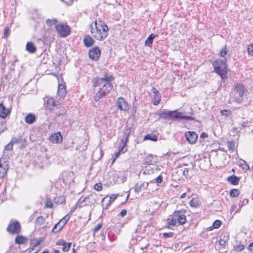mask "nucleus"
<instances>
[{
    "label": "nucleus",
    "mask_w": 253,
    "mask_h": 253,
    "mask_svg": "<svg viewBox=\"0 0 253 253\" xmlns=\"http://www.w3.org/2000/svg\"><path fill=\"white\" fill-rule=\"evenodd\" d=\"M108 30L107 25L101 21L98 23L95 20L94 24L90 25V33L97 40L103 41L106 39L108 35Z\"/></svg>",
    "instance_id": "1"
},
{
    "label": "nucleus",
    "mask_w": 253,
    "mask_h": 253,
    "mask_svg": "<svg viewBox=\"0 0 253 253\" xmlns=\"http://www.w3.org/2000/svg\"><path fill=\"white\" fill-rule=\"evenodd\" d=\"M190 116L184 115L182 113L178 112L177 110L174 111H162L159 113V116L164 119L169 118L172 120L174 119H182L187 120L188 121H195V118L192 116L193 115L192 112L189 113Z\"/></svg>",
    "instance_id": "2"
},
{
    "label": "nucleus",
    "mask_w": 253,
    "mask_h": 253,
    "mask_svg": "<svg viewBox=\"0 0 253 253\" xmlns=\"http://www.w3.org/2000/svg\"><path fill=\"white\" fill-rule=\"evenodd\" d=\"M214 71L219 75L221 79L224 81L227 78V65L225 61L216 60L213 62Z\"/></svg>",
    "instance_id": "3"
},
{
    "label": "nucleus",
    "mask_w": 253,
    "mask_h": 253,
    "mask_svg": "<svg viewBox=\"0 0 253 253\" xmlns=\"http://www.w3.org/2000/svg\"><path fill=\"white\" fill-rule=\"evenodd\" d=\"M102 84V87L99 88V90L94 96V99L96 102L98 101L101 98L105 97L113 88L112 83H105Z\"/></svg>",
    "instance_id": "4"
},
{
    "label": "nucleus",
    "mask_w": 253,
    "mask_h": 253,
    "mask_svg": "<svg viewBox=\"0 0 253 253\" xmlns=\"http://www.w3.org/2000/svg\"><path fill=\"white\" fill-rule=\"evenodd\" d=\"M234 90L235 92L234 93L235 101L239 104H241L245 93L244 86L241 84H237L234 86Z\"/></svg>",
    "instance_id": "5"
},
{
    "label": "nucleus",
    "mask_w": 253,
    "mask_h": 253,
    "mask_svg": "<svg viewBox=\"0 0 253 253\" xmlns=\"http://www.w3.org/2000/svg\"><path fill=\"white\" fill-rule=\"evenodd\" d=\"M115 79L112 75H109L107 72H105L101 78H96L93 79V86L94 87L101 85L105 83H111Z\"/></svg>",
    "instance_id": "6"
},
{
    "label": "nucleus",
    "mask_w": 253,
    "mask_h": 253,
    "mask_svg": "<svg viewBox=\"0 0 253 253\" xmlns=\"http://www.w3.org/2000/svg\"><path fill=\"white\" fill-rule=\"evenodd\" d=\"M6 230L11 234H19L21 231V225L17 220L11 221L7 227Z\"/></svg>",
    "instance_id": "7"
},
{
    "label": "nucleus",
    "mask_w": 253,
    "mask_h": 253,
    "mask_svg": "<svg viewBox=\"0 0 253 253\" xmlns=\"http://www.w3.org/2000/svg\"><path fill=\"white\" fill-rule=\"evenodd\" d=\"M56 31L61 37H66L70 34V30L67 25L59 24L56 26Z\"/></svg>",
    "instance_id": "8"
},
{
    "label": "nucleus",
    "mask_w": 253,
    "mask_h": 253,
    "mask_svg": "<svg viewBox=\"0 0 253 253\" xmlns=\"http://www.w3.org/2000/svg\"><path fill=\"white\" fill-rule=\"evenodd\" d=\"M70 215L68 214L66 215L62 219H61L57 223H56L53 228L52 229V232L53 233H56L58 231H60L62 228L65 226L67 221L70 219Z\"/></svg>",
    "instance_id": "9"
},
{
    "label": "nucleus",
    "mask_w": 253,
    "mask_h": 253,
    "mask_svg": "<svg viewBox=\"0 0 253 253\" xmlns=\"http://www.w3.org/2000/svg\"><path fill=\"white\" fill-rule=\"evenodd\" d=\"M89 57L95 61H98L101 55V50L99 47L95 46L89 50Z\"/></svg>",
    "instance_id": "10"
},
{
    "label": "nucleus",
    "mask_w": 253,
    "mask_h": 253,
    "mask_svg": "<svg viewBox=\"0 0 253 253\" xmlns=\"http://www.w3.org/2000/svg\"><path fill=\"white\" fill-rule=\"evenodd\" d=\"M185 211L179 210L173 212V216L176 218L177 221L180 225H183L186 221V217L184 213Z\"/></svg>",
    "instance_id": "11"
},
{
    "label": "nucleus",
    "mask_w": 253,
    "mask_h": 253,
    "mask_svg": "<svg viewBox=\"0 0 253 253\" xmlns=\"http://www.w3.org/2000/svg\"><path fill=\"white\" fill-rule=\"evenodd\" d=\"M11 140H12V143H14V144H20V148H24L28 145L26 139L23 138L20 134L18 136L12 137Z\"/></svg>",
    "instance_id": "12"
},
{
    "label": "nucleus",
    "mask_w": 253,
    "mask_h": 253,
    "mask_svg": "<svg viewBox=\"0 0 253 253\" xmlns=\"http://www.w3.org/2000/svg\"><path fill=\"white\" fill-rule=\"evenodd\" d=\"M131 127L128 126H126L124 128L123 135L121 139V144L123 145V146L125 147L128 142V139L131 133Z\"/></svg>",
    "instance_id": "13"
},
{
    "label": "nucleus",
    "mask_w": 253,
    "mask_h": 253,
    "mask_svg": "<svg viewBox=\"0 0 253 253\" xmlns=\"http://www.w3.org/2000/svg\"><path fill=\"white\" fill-rule=\"evenodd\" d=\"M118 194H112L109 200L106 201L107 197H104L101 201V205L103 210L107 209L111 204V202L115 200L118 197Z\"/></svg>",
    "instance_id": "14"
},
{
    "label": "nucleus",
    "mask_w": 253,
    "mask_h": 253,
    "mask_svg": "<svg viewBox=\"0 0 253 253\" xmlns=\"http://www.w3.org/2000/svg\"><path fill=\"white\" fill-rule=\"evenodd\" d=\"M185 136L187 141L190 144H194L197 138L198 135L196 132L194 131H187L185 133Z\"/></svg>",
    "instance_id": "15"
},
{
    "label": "nucleus",
    "mask_w": 253,
    "mask_h": 253,
    "mask_svg": "<svg viewBox=\"0 0 253 253\" xmlns=\"http://www.w3.org/2000/svg\"><path fill=\"white\" fill-rule=\"evenodd\" d=\"M99 200L98 195L95 192L91 193L88 196L84 198V201H87L88 205H92L95 204Z\"/></svg>",
    "instance_id": "16"
},
{
    "label": "nucleus",
    "mask_w": 253,
    "mask_h": 253,
    "mask_svg": "<svg viewBox=\"0 0 253 253\" xmlns=\"http://www.w3.org/2000/svg\"><path fill=\"white\" fill-rule=\"evenodd\" d=\"M157 162V159L156 155L149 154L146 156L143 161V165H154Z\"/></svg>",
    "instance_id": "17"
},
{
    "label": "nucleus",
    "mask_w": 253,
    "mask_h": 253,
    "mask_svg": "<svg viewBox=\"0 0 253 253\" xmlns=\"http://www.w3.org/2000/svg\"><path fill=\"white\" fill-rule=\"evenodd\" d=\"M11 113V109L6 108L3 105L2 102L0 103V117L2 119H5L8 115H9Z\"/></svg>",
    "instance_id": "18"
},
{
    "label": "nucleus",
    "mask_w": 253,
    "mask_h": 253,
    "mask_svg": "<svg viewBox=\"0 0 253 253\" xmlns=\"http://www.w3.org/2000/svg\"><path fill=\"white\" fill-rule=\"evenodd\" d=\"M66 88L65 84H59L57 91V96L59 99L64 98L66 95Z\"/></svg>",
    "instance_id": "19"
},
{
    "label": "nucleus",
    "mask_w": 253,
    "mask_h": 253,
    "mask_svg": "<svg viewBox=\"0 0 253 253\" xmlns=\"http://www.w3.org/2000/svg\"><path fill=\"white\" fill-rule=\"evenodd\" d=\"M56 245L63 246L62 250L63 252L69 251L71 247L72 243H67L65 240L61 239L56 242Z\"/></svg>",
    "instance_id": "20"
},
{
    "label": "nucleus",
    "mask_w": 253,
    "mask_h": 253,
    "mask_svg": "<svg viewBox=\"0 0 253 253\" xmlns=\"http://www.w3.org/2000/svg\"><path fill=\"white\" fill-rule=\"evenodd\" d=\"M116 105L118 109L120 110H126L127 109L126 103L123 97H120L118 98Z\"/></svg>",
    "instance_id": "21"
},
{
    "label": "nucleus",
    "mask_w": 253,
    "mask_h": 253,
    "mask_svg": "<svg viewBox=\"0 0 253 253\" xmlns=\"http://www.w3.org/2000/svg\"><path fill=\"white\" fill-rule=\"evenodd\" d=\"M152 92L153 94V104L154 105H158L161 101V96L159 93L158 90L155 87H153L152 90Z\"/></svg>",
    "instance_id": "22"
},
{
    "label": "nucleus",
    "mask_w": 253,
    "mask_h": 253,
    "mask_svg": "<svg viewBox=\"0 0 253 253\" xmlns=\"http://www.w3.org/2000/svg\"><path fill=\"white\" fill-rule=\"evenodd\" d=\"M46 104L47 108L50 110H54V109L56 107H57V106L59 105L58 101L56 102L54 98L51 97L47 99L46 101Z\"/></svg>",
    "instance_id": "23"
},
{
    "label": "nucleus",
    "mask_w": 253,
    "mask_h": 253,
    "mask_svg": "<svg viewBox=\"0 0 253 253\" xmlns=\"http://www.w3.org/2000/svg\"><path fill=\"white\" fill-rule=\"evenodd\" d=\"M8 169V164L6 162L2 164L1 163V160H0V178H2L4 176Z\"/></svg>",
    "instance_id": "24"
},
{
    "label": "nucleus",
    "mask_w": 253,
    "mask_h": 253,
    "mask_svg": "<svg viewBox=\"0 0 253 253\" xmlns=\"http://www.w3.org/2000/svg\"><path fill=\"white\" fill-rule=\"evenodd\" d=\"M83 42L85 47H89L94 43L95 41L90 36L87 35L84 37Z\"/></svg>",
    "instance_id": "25"
},
{
    "label": "nucleus",
    "mask_w": 253,
    "mask_h": 253,
    "mask_svg": "<svg viewBox=\"0 0 253 253\" xmlns=\"http://www.w3.org/2000/svg\"><path fill=\"white\" fill-rule=\"evenodd\" d=\"M149 183L148 182H140V183H137L134 187V190L135 192L138 193L141 191L142 189H145L147 188L148 186Z\"/></svg>",
    "instance_id": "26"
},
{
    "label": "nucleus",
    "mask_w": 253,
    "mask_h": 253,
    "mask_svg": "<svg viewBox=\"0 0 253 253\" xmlns=\"http://www.w3.org/2000/svg\"><path fill=\"white\" fill-rule=\"evenodd\" d=\"M62 136L60 132H58L52 134L50 137V140L52 143H59L62 141Z\"/></svg>",
    "instance_id": "27"
},
{
    "label": "nucleus",
    "mask_w": 253,
    "mask_h": 253,
    "mask_svg": "<svg viewBox=\"0 0 253 253\" xmlns=\"http://www.w3.org/2000/svg\"><path fill=\"white\" fill-rule=\"evenodd\" d=\"M54 109L55 114L57 116H64L66 114V110L65 107L61 106L59 104V105L57 106V107Z\"/></svg>",
    "instance_id": "28"
},
{
    "label": "nucleus",
    "mask_w": 253,
    "mask_h": 253,
    "mask_svg": "<svg viewBox=\"0 0 253 253\" xmlns=\"http://www.w3.org/2000/svg\"><path fill=\"white\" fill-rule=\"evenodd\" d=\"M240 178L235 175H232L227 178V181L231 184L237 185L239 184Z\"/></svg>",
    "instance_id": "29"
},
{
    "label": "nucleus",
    "mask_w": 253,
    "mask_h": 253,
    "mask_svg": "<svg viewBox=\"0 0 253 253\" xmlns=\"http://www.w3.org/2000/svg\"><path fill=\"white\" fill-rule=\"evenodd\" d=\"M36 116L32 113L28 114L25 118V121L28 124H32L36 121Z\"/></svg>",
    "instance_id": "30"
},
{
    "label": "nucleus",
    "mask_w": 253,
    "mask_h": 253,
    "mask_svg": "<svg viewBox=\"0 0 253 253\" xmlns=\"http://www.w3.org/2000/svg\"><path fill=\"white\" fill-rule=\"evenodd\" d=\"M28 241L27 238L22 235H18L15 239V244L21 245L27 243Z\"/></svg>",
    "instance_id": "31"
},
{
    "label": "nucleus",
    "mask_w": 253,
    "mask_h": 253,
    "mask_svg": "<svg viewBox=\"0 0 253 253\" xmlns=\"http://www.w3.org/2000/svg\"><path fill=\"white\" fill-rule=\"evenodd\" d=\"M158 36V35L150 34L145 42V45L152 47L154 38Z\"/></svg>",
    "instance_id": "32"
},
{
    "label": "nucleus",
    "mask_w": 253,
    "mask_h": 253,
    "mask_svg": "<svg viewBox=\"0 0 253 253\" xmlns=\"http://www.w3.org/2000/svg\"><path fill=\"white\" fill-rule=\"evenodd\" d=\"M26 50L30 53H34L36 51L37 48L32 42H28L26 46Z\"/></svg>",
    "instance_id": "33"
},
{
    "label": "nucleus",
    "mask_w": 253,
    "mask_h": 253,
    "mask_svg": "<svg viewBox=\"0 0 253 253\" xmlns=\"http://www.w3.org/2000/svg\"><path fill=\"white\" fill-rule=\"evenodd\" d=\"M172 216L171 218L168 219V222L167 226L169 228H171L172 227H174L177 223L176 218L174 217L173 214L172 215H170Z\"/></svg>",
    "instance_id": "34"
},
{
    "label": "nucleus",
    "mask_w": 253,
    "mask_h": 253,
    "mask_svg": "<svg viewBox=\"0 0 253 253\" xmlns=\"http://www.w3.org/2000/svg\"><path fill=\"white\" fill-rule=\"evenodd\" d=\"M144 140H150L156 142L158 140V137L155 134H148L144 137Z\"/></svg>",
    "instance_id": "35"
},
{
    "label": "nucleus",
    "mask_w": 253,
    "mask_h": 253,
    "mask_svg": "<svg viewBox=\"0 0 253 253\" xmlns=\"http://www.w3.org/2000/svg\"><path fill=\"white\" fill-rule=\"evenodd\" d=\"M240 194V191L238 189H232L230 191L229 195L231 197H237Z\"/></svg>",
    "instance_id": "36"
},
{
    "label": "nucleus",
    "mask_w": 253,
    "mask_h": 253,
    "mask_svg": "<svg viewBox=\"0 0 253 253\" xmlns=\"http://www.w3.org/2000/svg\"><path fill=\"white\" fill-rule=\"evenodd\" d=\"M190 205L192 207L196 208L199 206V200L197 198H193L189 202Z\"/></svg>",
    "instance_id": "37"
},
{
    "label": "nucleus",
    "mask_w": 253,
    "mask_h": 253,
    "mask_svg": "<svg viewBox=\"0 0 253 253\" xmlns=\"http://www.w3.org/2000/svg\"><path fill=\"white\" fill-rule=\"evenodd\" d=\"M57 22V20L55 18H53L52 19H47L45 21L46 25L49 27H51L53 24H55Z\"/></svg>",
    "instance_id": "38"
},
{
    "label": "nucleus",
    "mask_w": 253,
    "mask_h": 253,
    "mask_svg": "<svg viewBox=\"0 0 253 253\" xmlns=\"http://www.w3.org/2000/svg\"><path fill=\"white\" fill-rule=\"evenodd\" d=\"M45 222V218L43 216H40L36 219V223L38 225H42Z\"/></svg>",
    "instance_id": "39"
},
{
    "label": "nucleus",
    "mask_w": 253,
    "mask_h": 253,
    "mask_svg": "<svg viewBox=\"0 0 253 253\" xmlns=\"http://www.w3.org/2000/svg\"><path fill=\"white\" fill-rule=\"evenodd\" d=\"M41 241L38 239H33L30 242V244L34 247H38L40 244Z\"/></svg>",
    "instance_id": "40"
},
{
    "label": "nucleus",
    "mask_w": 253,
    "mask_h": 253,
    "mask_svg": "<svg viewBox=\"0 0 253 253\" xmlns=\"http://www.w3.org/2000/svg\"><path fill=\"white\" fill-rule=\"evenodd\" d=\"M6 129V122L4 121H1L0 122V134Z\"/></svg>",
    "instance_id": "41"
},
{
    "label": "nucleus",
    "mask_w": 253,
    "mask_h": 253,
    "mask_svg": "<svg viewBox=\"0 0 253 253\" xmlns=\"http://www.w3.org/2000/svg\"><path fill=\"white\" fill-rule=\"evenodd\" d=\"M86 202V201H84V199H82V198H80L77 202V205H79V208H81L84 206L88 205Z\"/></svg>",
    "instance_id": "42"
},
{
    "label": "nucleus",
    "mask_w": 253,
    "mask_h": 253,
    "mask_svg": "<svg viewBox=\"0 0 253 253\" xmlns=\"http://www.w3.org/2000/svg\"><path fill=\"white\" fill-rule=\"evenodd\" d=\"M121 147H122L117 152L115 153V154L114 155V157L115 158H117L118 157H119L121 153H124L126 151V150H127L126 148H125V147L122 146V145H121Z\"/></svg>",
    "instance_id": "43"
},
{
    "label": "nucleus",
    "mask_w": 253,
    "mask_h": 253,
    "mask_svg": "<svg viewBox=\"0 0 253 253\" xmlns=\"http://www.w3.org/2000/svg\"><path fill=\"white\" fill-rule=\"evenodd\" d=\"M227 145L230 151L233 152L235 150V142L233 141H228Z\"/></svg>",
    "instance_id": "44"
},
{
    "label": "nucleus",
    "mask_w": 253,
    "mask_h": 253,
    "mask_svg": "<svg viewBox=\"0 0 253 253\" xmlns=\"http://www.w3.org/2000/svg\"><path fill=\"white\" fill-rule=\"evenodd\" d=\"M189 169L186 168L182 170L183 175L185 176L186 178H191V176L189 174Z\"/></svg>",
    "instance_id": "45"
},
{
    "label": "nucleus",
    "mask_w": 253,
    "mask_h": 253,
    "mask_svg": "<svg viewBox=\"0 0 253 253\" xmlns=\"http://www.w3.org/2000/svg\"><path fill=\"white\" fill-rule=\"evenodd\" d=\"M240 166L244 170H248L250 169L249 166L244 161L240 163Z\"/></svg>",
    "instance_id": "46"
},
{
    "label": "nucleus",
    "mask_w": 253,
    "mask_h": 253,
    "mask_svg": "<svg viewBox=\"0 0 253 253\" xmlns=\"http://www.w3.org/2000/svg\"><path fill=\"white\" fill-rule=\"evenodd\" d=\"M221 225V222L219 220H215L212 224V225L214 229H217L219 228Z\"/></svg>",
    "instance_id": "47"
},
{
    "label": "nucleus",
    "mask_w": 253,
    "mask_h": 253,
    "mask_svg": "<svg viewBox=\"0 0 253 253\" xmlns=\"http://www.w3.org/2000/svg\"><path fill=\"white\" fill-rule=\"evenodd\" d=\"M227 53V50L226 48V46H224L221 51L220 52V55L221 57H224Z\"/></svg>",
    "instance_id": "48"
},
{
    "label": "nucleus",
    "mask_w": 253,
    "mask_h": 253,
    "mask_svg": "<svg viewBox=\"0 0 253 253\" xmlns=\"http://www.w3.org/2000/svg\"><path fill=\"white\" fill-rule=\"evenodd\" d=\"M220 113L221 115L228 117L229 116V115L231 113V111L227 110H222L220 111Z\"/></svg>",
    "instance_id": "49"
},
{
    "label": "nucleus",
    "mask_w": 253,
    "mask_h": 253,
    "mask_svg": "<svg viewBox=\"0 0 253 253\" xmlns=\"http://www.w3.org/2000/svg\"><path fill=\"white\" fill-rule=\"evenodd\" d=\"M53 204L51 200L47 199L45 202V207L52 208Z\"/></svg>",
    "instance_id": "50"
},
{
    "label": "nucleus",
    "mask_w": 253,
    "mask_h": 253,
    "mask_svg": "<svg viewBox=\"0 0 253 253\" xmlns=\"http://www.w3.org/2000/svg\"><path fill=\"white\" fill-rule=\"evenodd\" d=\"M14 143H12V140L10 141V142L7 144L5 147V149L7 151H11L13 149V145Z\"/></svg>",
    "instance_id": "51"
},
{
    "label": "nucleus",
    "mask_w": 253,
    "mask_h": 253,
    "mask_svg": "<svg viewBox=\"0 0 253 253\" xmlns=\"http://www.w3.org/2000/svg\"><path fill=\"white\" fill-rule=\"evenodd\" d=\"M94 188L97 191H100L102 189V185L101 183H96L94 185Z\"/></svg>",
    "instance_id": "52"
},
{
    "label": "nucleus",
    "mask_w": 253,
    "mask_h": 253,
    "mask_svg": "<svg viewBox=\"0 0 253 253\" xmlns=\"http://www.w3.org/2000/svg\"><path fill=\"white\" fill-rule=\"evenodd\" d=\"M248 51L249 55L253 56V43L248 46Z\"/></svg>",
    "instance_id": "53"
},
{
    "label": "nucleus",
    "mask_w": 253,
    "mask_h": 253,
    "mask_svg": "<svg viewBox=\"0 0 253 253\" xmlns=\"http://www.w3.org/2000/svg\"><path fill=\"white\" fill-rule=\"evenodd\" d=\"M102 224L99 223L97 225H96L94 228L93 229V236H95V234L96 232H98L102 227Z\"/></svg>",
    "instance_id": "54"
},
{
    "label": "nucleus",
    "mask_w": 253,
    "mask_h": 253,
    "mask_svg": "<svg viewBox=\"0 0 253 253\" xmlns=\"http://www.w3.org/2000/svg\"><path fill=\"white\" fill-rule=\"evenodd\" d=\"M245 248V247L243 245H238L235 247V250L237 252H241Z\"/></svg>",
    "instance_id": "55"
},
{
    "label": "nucleus",
    "mask_w": 253,
    "mask_h": 253,
    "mask_svg": "<svg viewBox=\"0 0 253 253\" xmlns=\"http://www.w3.org/2000/svg\"><path fill=\"white\" fill-rule=\"evenodd\" d=\"M162 181H163V177H162V175H161L158 176L155 179V182L157 184H159L162 183Z\"/></svg>",
    "instance_id": "56"
},
{
    "label": "nucleus",
    "mask_w": 253,
    "mask_h": 253,
    "mask_svg": "<svg viewBox=\"0 0 253 253\" xmlns=\"http://www.w3.org/2000/svg\"><path fill=\"white\" fill-rule=\"evenodd\" d=\"M173 234L172 232H169V233L165 232L163 233V235L164 238H170V237H172L173 236Z\"/></svg>",
    "instance_id": "57"
},
{
    "label": "nucleus",
    "mask_w": 253,
    "mask_h": 253,
    "mask_svg": "<svg viewBox=\"0 0 253 253\" xmlns=\"http://www.w3.org/2000/svg\"><path fill=\"white\" fill-rule=\"evenodd\" d=\"M9 31V28L8 27H6L4 30V38H7Z\"/></svg>",
    "instance_id": "58"
},
{
    "label": "nucleus",
    "mask_w": 253,
    "mask_h": 253,
    "mask_svg": "<svg viewBox=\"0 0 253 253\" xmlns=\"http://www.w3.org/2000/svg\"><path fill=\"white\" fill-rule=\"evenodd\" d=\"M77 208H79V205H77V203L76 204L71 208L70 211V214H72V213H73Z\"/></svg>",
    "instance_id": "59"
},
{
    "label": "nucleus",
    "mask_w": 253,
    "mask_h": 253,
    "mask_svg": "<svg viewBox=\"0 0 253 253\" xmlns=\"http://www.w3.org/2000/svg\"><path fill=\"white\" fill-rule=\"evenodd\" d=\"M127 213V211L125 209H123L122 210V211L120 212V214L122 216H125Z\"/></svg>",
    "instance_id": "60"
},
{
    "label": "nucleus",
    "mask_w": 253,
    "mask_h": 253,
    "mask_svg": "<svg viewBox=\"0 0 253 253\" xmlns=\"http://www.w3.org/2000/svg\"><path fill=\"white\" fill-rule=\"evenodd\" d=\"M208 137V133L206 132H202L200 135V138H206Z\"/></svg>",
    "instance_id": "61"
},
{
    "label": "nucleus",
    "mask_w": 253,
    "mask_h": 253,
    "mask_svg": "<svg viewBox=\"0 0 253 253\" xmlns=\"http://www.w3.org/2000/svg\"><path fill=\"white\" fill-rule=\"evenodd\" d=\"M249 250L250 252L253 253V242L251 243L249 246Z\"/></svg>",
    "instance_id": "62"
},
{
    "label": "nucleus",
    "mask_w": 253,
    "mask_h": 253,
    "mask_svg": "<svg viewBox=\"0 0 253 253\" xmlns=\"http://www.w3.org/2000/svg\"><path fill=\"white\" fill-rule=\"evenodd\" d=\"M36 247H34L32 246V247L30 249V252L31 253H37L38 252V250L35 251V248Z\"/></svg>",
    "instance_id": "63"
},
{
    "label": "nucleus",
    "mask_w": 253,
    "mask_h": 253,
    "mask_svg": "<svg viewBox=\"0 0 253 253\" xmlns=\"http://www.w3.org/2000/svg\"><path fill=\"white\" fill-rule=\"evenodd\" d=\"M225 243H226V242L223 239H221L220 241H219V244L220 246H223L224 245H225Z\"/></svg>",
    "instance_id": "64"
}]
</instances>
